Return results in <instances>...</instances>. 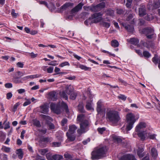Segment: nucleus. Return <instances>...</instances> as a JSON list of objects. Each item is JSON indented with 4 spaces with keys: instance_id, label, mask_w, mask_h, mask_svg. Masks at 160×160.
Returning a JSON list of instances; mask_svg holds the SVG:
<instances>
[{
    "instance_id": "13",
    "label": "nucleus",
    "mask_w": 160,
    "mask_h": 160,
    "mask_svg": "<svg viewBox=\"0 0 160 160\" xmlns=\"http://www.w3.org/2000/svg\"><path fill=\"white\" fill-rule=\"evenodd\" d=\"M122 25L124 27L128 32H132L134 31V28L132 25H127L125 23H122Z\"/></svg>"
},
{
    "instance_id": "47",
    "label": "nucleus",
    "mask_w": 160,
    "mask_h": 160,
    "mask_svg": "<svg viewBox=\"0 0 160 160\" xmlns=\"http://www.w3.org/2000/svg\"><path fill=\"white\" fill-rule=\"evenodd\" d=\"M19 104H19V102H18L16 103V104H15L14 105L13 107V108L12 109V112H14L17 110L18 107L19 106Z\"/></svg>"
},
{
    "instance_id": "50",
    "label": "nucleus",
    "mask_w": 160,
    "mask_h": 160,
    "mask_svg": "<svg viewBox=\"0 0 160 160\" xmlns=\"http://www.w3.org/2000/svg\"><path fill=\"white\" fill-rule=\"evenodd\" d=\"M11 14L12 17L15 18H16L17 17L18 15V13H15V10L14 9H12V10Z\"/></svg>"
},
{
    "instance_id": "28",
    "label": "nucleus",
    "mask_w": 160,
    "mask_h": 160,
    "mask_svg": "<svg viewBox=\"0 0 160 160\" xmlns=\"http://www.w3.org/2000/svg\"><path fill=\"white\" fill-rule=\"evenodd\" d=\"M111 45L112 47L116 48L118 47L119 43L117 40H114L111 41Z\"/></svg>"
},
{
    "instance_id": "1",
    "label": "nucleus",
    "mask_w": 160,
    "mask_h": 160,
    "mask_svg": "<svg viewBox=\"0 0 160 160\" xmlns=\"http://www.w3.org/2000/svg\"><path fill=\"white\" fill-rule=\"evenodd\" d=\"M77 121L80 122V128L77 131L78 133L80 136L88 130L90 124L83 114L78 116Z\"/></svg>"
},
{
    "instance_id": "20",
    "label": "nucleus",
    "mask_w": 160,
    "mask_h": 160,
    "mask_svg": "<svg viewBox=\"0 0 160 160\" xmlns=\"http://www.w3.org/2000/svg\"><path fill=\"white\" fill-rule=\"evenodd\" d=\"M69 133L71 134L74 133L76 130L77 129V127L75 125H72L69 126Z\"/></svg>"
},
{
    "instance_id": "19",
    "label": "nucleus",
    "mask_w": 160,
    "mask_h": 160,
    "mask_svg": "<svg viewBox=\"0 0 160 160\" xmlns=\"http://www.w3.org/2000/svg\"><path fill=\"white\" fill-rule=\"evenodd\" d=\"M48 95L50 98L53 101L55 100L57 98L56 92L54 91H52L49 92Z\"/></svg>"
},
{
    "instance_id": "40",
    "label": "nucleus",
    "mask_w": 160,
    "mask_h": 160,
    "mask_svg": "<svg viewBox=\"0 0 160 160\" xmlns=\"http://www.w3.org/2000/svg\"><path fill=\"white\" fill-rule=\"evenodd\" d=\"M153 19V17L152 14L147 15L145 17V19L148 21L152 20Z\"/></svg>"
},
{
    "instance_id": "24",
    "label": "nucleus",
    "mask_w": 160,
    "mask_h": 160,
    "mask_svg": "<svg viewBox=\"0 0 160 160\" xmlns=\"http://www.w3.org/2000/svg\"><path fill=\"white\" fill-rule=\"evenodd\" d=\"M66 92L68 94H70L72 92H73L74 89L73 87L71 86L66 87Z\"/></svg>"
},
{
    "instance_id": "30",
    "label": "nucleus",
    "mask_w": 160,
    "mask_h": 160,
    "mask_svg": "<svg viewBox=\"0 0 160 160\" xmlns=\"http://www.w3.org/2000/svg\"><path fill=\"white\" fill-rule=\"evenodd\" d=\"M53 160H60L63 158V156L59 155H54L52 156Z\"/></svg>"
},
{
    "instance_id": "54",
    "label": "nucleus",
    "mask_w": 160,
    "mask_h": 160,
    "mask_svg": "<svg viewBox=\"0 0 160 160\" xmlns=\"http://www.w3.org/2000/svg\"><path fill=\"white\" fill-rule=\"evenodd\" d=\"M46 157L48 160H53L52 156L50 153H48L46 154Z\"/></svg>"
},
{
    "instance_id": "64",
    "label": "nucleus",
    "mask_w": 160,
    "mask_h": 160,
    "mask_svg": "<svg viewBox=\"0 0 160 160\" xmlns=\"http://www.w3.org/2000/svg\"><path fill=\"white\" fill-rule=\"evenodd\" d=\"M17 65L19 68H22L24 64L22 62H19L17 63Z\"/></svg>"
},
{
    "instance_id": "17",
    "label": "nucleus",
    "mask_w": 160,
    "mask_h": 160,
    "mask_svg": "<svg viewBox=\"0 0 160 160\" xmlns=\"http://www.w3.org/2000/svg\"><path fill=\"white\" fill-rule=\"evenodd\" d=\"M86 108L88 110H94L92 107V103L91 100L87 101L86 105Z\"/></svg>"
},
{
    "instance_id": "2",
    "label": "nucleus",
    "mask_w": 160,
    "mask_h": 160,
    "mask_svg": "<svg viewBox=\"0 0 160 160\" xmlns=\"http://www.w3.org/2000/svg\"><path fill=\"white\" fill-rule=\"evenodd\" d=\"M139 118L138 114H134L130 112L128 113L126 116V129L130 130L133 127L134 123Z\"/></svg>"
},
{
    "instance_id": "18",
    "label": "nucleus",
    "mask_w": 160,
    "mask_h": 160,
    "mask_svg": "<svg viewBox=\"0 0 160 160\" xmlns=\"http://www.w3.org/2000/svg\"><path fill=\"white\" fill-rule=\"evenodd\" d=\"M41 112L44 114H46L48 112V108L46 104L41 106L40 107Z\"/></svg>"
},
{
    "instance_id": "41",
    "label": "nucleus",
    "mask_w": 160,
    "mask_h": 160,
    "mask_svg": "<svg viewBox=\"0 0 160 160\" xmlns=\"http://www.w3.org/2000/svg\"><path fill=\"white\" fill-rule=\"evenodd\" d=\"M0 158L2 160H8L7 155L4 153L0 154Z\"/></svg>"
},
{
    "instance_id": "49",
    "label": "nucleus",
    "mask_w": 160,
    "mask_h": 160,
    "mask_svg": "<svg viewBox=\"0 0 160 160\" xmlns=\"http://www.w3.org/2000/svg\"><path fill=\"white\" fill-rule=\"evenodd\" d=\"M140 43L141 44H142L144 46L146 47L147 48H149V46H151V44H149V43H148V42H143V41H141Z\"/></svg>"
},
{
    "instance_id": "27",
    "label": "nucleus",
    "mask_w": 160,
    "mask_h": 160,
    "mask_svg": "<svg viewBox=\"0 0 160 160\" xmlns=\"http://www.w3.org/2000/svg\"><path fill=\"white\" fill-rule=\"evenodd\" d=\"M13 82L16 84L21 83L23 82L22 79H20L19 77H14L13 78Z\"/></svg>"
},
{
    "instance_id": "55",
    "label": "nucleus",
    "mask_w": 160,
    "mask_h": 160,
    "mask_svg": "<svg viewBox=\"0 0 160 160\" xmlns=\"http://www.w3.org/2000/svg\"><path fill=\"white\" fill-rule=\"evenodd\" d=\"M66 65L69 66V64L68 62H65L61 63L59 65V66L62 67Z\"/></svg>"
},
{
    "instance_id": "7",
    "label": "nucleus",
    "mask_w": 160,
    "mask_h": 160,
    "mask_svg": "<svg viewBox=\"0 0 160 160\" xmlns=\"http://www.w3.org/2000/svg\"><path fill=\"white\" fill-rule=\"evenodd\" d=\"M143 32L146 34L148 38L151 39L152 38L154 35V31L151 28H144L143 30Z\"/></svg>"
},
{
    "instance_id": "35",
    "label": "nucleus",
    "mask_w": 160,
    "mask_h": 160,
    "mask_svg": "<svg viewBox=\"0 0 160 160\" xmlns=\"http://www.w3.org/2000/svg\"><path fill=\"white\" fill-rule=\"evenodd\" d=\"M90 9L92 11L94 12L99 11L100 10L97 5L96 6H92L91 8Z\"/></svg>"
},
{
    "instance_id": "6",
    "label": "nucleus",
    "mask_w": 160,
    "mask_h": 160,
    "mask_svg": "<svg viewBox=\"0 0 160 160\" xmlns=\"http://www.w3.org/2000/svg\"><path fill=\"white\" fill-rule=\"evenodd\" d=\"M97 111L98 113H105L106 108L100 101L97 103Z\"/></svg>"
},
{
    "instance_id": "39",
    "label": "nucleus",
    "mask_w": 160,
    "mask_h": 160,
    "mask_svg": "<svg viewBox=\"0 0 160 160\" xmlns=\"http://www.w3.org/2000/svg\"><path fill=\"white\" fill-rule=\"evenodd\" d=\"M116 11L117 13L120 15L123 14L125 12L123 9H117Z\"/></svg>"
},
{
    "instance_id": "32",
    "label": "nucleus",
    "mask_w": 160,
    "mask_h": 160,
    "mask_svg": "<svg viewBox=\"0 0 160 160\" xmlns=\"http://www.w3.org/2000/svg\"><path fill=\"white\" fill-rule=\"evenodd\" d=\"M62 107L66 111V112H69V109L67 105L63 102H62L61 103Z\"/></svg>"
},
{
    "instance_id": "15",
    "label": "nucleus",
    "mask_w": 160,
    "mask_h": 160,
    "mask_svg": "<svg viewBox=\"0 0 160 160\" xmlns=\"http://www.w3.org/2000/svg\"><path fill=\"white\" fill-rule=\"evenodd\" d=\"M73 5L74 4L72 3H66L61 7V8L63 10L68 9L69 8H72L73 6Z\"/></svg>"
},
{
    "instance_id": "16",
    "label": "nucleus",
    "mask_w": 160,
    "mask_h": 160,
    "mask_svg": "<svg viewBox=\"0 0 160 160\" xmlns=\"http://www.w3.org/2000/svg\"><path fill=\"white\" fill-rule=\"evenodd\" d=\"M41 74H36L30 76H28L24 77L22 78V79L24 81L27 80L29 79H33L35 78H38L41 77Z\"/></svg>"
},
{
    "instance_id": "38",
    "label": "nucleus",
    "mask_w": 160,
    "mask_h": 160,
    "mask_svg": "<svg viewBox=\"0 0 160 160\" xmlns=\"http://www.w3.org/2000/svg\"><path fill=\"white\" fill-rule=\"evenodd\" d=\"M39 152L40 154L44 155L48 151V150L47 148L41 149L39 150Z\"/></svg>"
},
{
    "instance_id": "61",
    "label": "nucleus",
    "mask_w": 160,
    "mask_h": 160,
    "mask_svg": "<svg viewBox=\"0 0 160 160\" xmlns=\"http://www.w3.org/2000/svg\"><path fill=\"white\" fill-rule=\"evenodd\" d=\"M53 70V67H50L47 68V72L48 73H51L52 72Z\"/></svg>"
},
{
    "instance_id": "59",
    "label": "nucleus",
    "mask_w": 160,
    "mask_h": 160,
    "mask_svg": "<svg viewBox=\"0 0 160 160\" xmlns=\"http://www.w3.org/2000/svg\"><path fill=\"white\" fill-rule=\"evenodd\" d=\"M12 96V93L11 92L8 93L6 95L7 98L9 99L11 98Z\"/></svg>"
},
{
    "instance_id": "25",
    "label": "nucleus",
    "mask_w": 160,
    "mask_h": 160,
    "mask_svg": "<svg viewBox=\"0 0 160 160\" xmlns=\"http://www.w3.org/2000/svg\"><path fill=\"white\" fill-rule=\"evenodd\" d=\"M16 153L18 154V158L21 159L23 157V153L21 149H18L16 151Z\"/></svg>"
},
{
    "instance_id": "8",
    "label": "nucleus",
    "mask_w": 160,
    "mask_h": 160,
    "mask_svg": "<svg viewBox=\"0 0 160 160\" xmlns=\"http://www.w3.org/2000/svg\"><path fill=\"white\" fill-rule=\"evenodd\" d=\"M50 108L51 110L55 113L57 114L60 113V107L59 105H56L54 103H52L50 105Z\"/></svg>"
},
{
    "instance_id": "21",
    "label": "nucleus",
    "mask_w": 160,
    "mask_h": 160,
    "mask_svg": "<svg viewBox=\"0 0 160 160\" xmlns=\"http://www.w3.org/2000/svg\"><path fill=\"white\" fill-rule=\"evenodd\" d=\"M129 42L131 43L136 45L139 42V40L137 38H131L128 40Z\"/></svg>"
},
{
    "instance_id": "3",
    "label": "nucleus",
    "mask_w": 160,
    "mask_h": 160,
    "mask_svg": "<svg viewBox=\"0 0 160 160\" xmlns=\"http://www.w3.org/2000/svg\"><path fill=\"white\" fill-rule=\"evenodd\" d=\"M106 117L110 122L115 125L117 124L121 119L118 112L113 110L108 111L106 113Z\"/></svg>"
},
{
    "instance_id": "36",
    "label": "nucleus",
    "mask_w": 160,
    "mask_h": 160,
    "mask_svg": "<svg viewBox=\"0 0 160 160\" xmlns=\"http://www.w3.org/2000/svg\"><path fill=\"white\" fill-rule=\"evenodd\" d=\"M70 95V98L72 100H74L76 99L77 94L76 92H73L71 93Z\"/></svg>"
},
{
    "instance_id": "14",
    "label": "nucleus",
    "mask_w": 160,
    "mask_h": 160,
    "mask_svg": "<svg viewBox=\"0 0 160 160\" xmlns=\"http://www.w3.org/2000/svg\"><path fill=\"white\" fill-rule=\"evenodd\" d=\"M137 135L140 138V139L142 141H144L146 139V136L147 135L146 131H140V132H137Z\"/></svg>"
},
{
    "instance_id": "37",
    "label": "nucleus",
    "mask_w": 160,
    "mask_h": 160,
    "mask_svg": "<svg viewBox=\"0 0 160 160\" xmlns=\"http://www.w3.org/2000/svg\"><path fill=\"white\" fill-rule=\"evenodd\" d=\"M1 150L4 152H9L10 151V148L3 146L1 148Z\"/></svg>"
},
{
    "instance_id": "12",
    "label": "nucleus",
    "mask_w": 160,
    "mask_h": 160,
    "mask_svg": "<svg viewBox=\"0 0 160 160\" xmlns=\"http://www.w3.org/2000/svg\"><path fill=\"white\" fill-rule=\"evenodd\" d=\"M83 5V4L82 3V2L80 3L71 10V13L72 14L78 12L82 9Z\"/></svg>"
},
{
    "instance_id": "22",
    "label": "nucleus",
    "mask_w": 160,
    "mask_h": 160,
    "mask_svg": "<svg viewBox=\"0 0 160 160\" xmlns=\"http://www.w3.org/2000/svg\"><path fill=\"white\" fill-rule=\"evenodd\" d=\"M105 12L106 15L107 16L112 17H113L114 16V11L111 9H107Z\"/></svg>"
},
{
    "instance_id": "5",
    "label": "nucleus",
    "mask_w": 160,
    "mask_h": 160,
    "mask_svg": "<svg viewBox=\"0 0 160 160\" xmlns=\"http://www.w3.org/2000/svg\"><path fill=\"white\" fill-rule=\"evenodd\" d=\"M103 13L101 12L95 13L92 15V18L94 19V23L100 22L102 19Z\"/></svg>"
},
{
    "instance_id": "26",
    "label": "nucleus",
    "mask_w": 160,
    "mask_h": 160,
    "mask_svg": "<svg viewBox=\"0 0 160 160\" xmlns=\"http://www.w3.org/2000/svg\"><path fill=\"white\" fill-rule=\"evenodd\" d=\"M151 153L152 156L153 158H156L158 156V152L156 149L155 148H152L151 150Z\"/></svg>"
},
{
    "instance_id": "62",
    "label": "nucleus",
    "mask_w": 160,
    "mask_h": 160,
    "mask_svg": "<svg viewBox=\"0 0 160 160\" xmlns=\"http://www.w3.org/2000/svg\"><path fill=\"white\" fill-rule=\"evenodd\" d=\"M67 121L68 120L67 119H63L61 121V124L62 126H64V125L67 123Z\"/></svg>"
},
{
    "instance_id": "45",
    "label": "nucleus",
    "mask_w": 160,
    "mask_h": 160,
    "mask_svg": "<svg viewBox=\"0 0 160 160\" xmlns=\"http://www.w3.org/2000/svg\"><path fill=\"white\" fill-rule=\"evenodd\" d=\"M118 98L122 100L125 101L127 98V97L123 95L120 94L118 96Z\"/></svg>"
},
{
    "instance_id": "11",
    "label": "nucleus",
    "mask_w": 160,
    "mask_h": 160,
    "mask_svg": "<svg viewBox=\"0 0 160 160\" xmlns=\"http://www.w3.org/2000/svg\"><path fill=\"white\" fill-rule=\"evenodd\" d=\"M120 160H137L135 157L130 154H127L122 156Z\"/></svg>"
},
{
    "instance_id": "9",
    "label": "nucleus",
    "mask_w": 160,
    "mask_h": 160,
    "mask_svg": "<svg viewBox=\"0 0 160 160\" xmlns=\"http://www.w3.org/2000/svg\"><path fill=\"white\" fill-rule=\"evenodd\" d=\"M147 14L146 8L145 5L141 4L138 8V14L140 16L142 17Z\"/></svg>"
},
{
    "instance_id": "4",
    "label": "nucleus",
    "mask_w": 160,
    "mask_h": 160,
    "mask_svg": "<svg viewBox=\"0 0 160 160\" xmlns=\"http://www.w3.org/2000/svg\"><path fill=\"white\" fill-rule=\"evenodd\" d=\"M107 149L106 146L99 148L92 153V159H98L106 156Z\"/></svg>"
},
{
    "instance_id": "44",
    "label": "nucleus",
    "mask_w": 160,
    "mask_h": 160,
    "mask_svg": "<svg viewBox=\"0 0 160 160\" xmlns=\"http://www.w3.org/2000/svg\"><path fill=\"white\" fill-rule=\"evenodd\" d=\"M60 95L61 96L65 98V100H68V96L64 91L62 92L61 93Z\"/></svg>"
},
{
    "instance_id": "52",
    "label": "nucleus",
    "mask_w": 160,
    "mask_h": 160,
    "mask_svg": "<svg viewBox=\"0 0 160 160\" xmlns=\"http://www.w3.org/2000/svg\"><path fill=\"white\" fill-rule=\"evenodd\" d=\"M88 21V22L89 23V24L91 25V24L94 23V19L92 18V16L90 18H89L88 19H87Z\"/></svg>"
},
{
    "instance_id": "63",
    "label": "nucleus",
    "mask_w": 160,
    "mask_h": 160,
    "mask_svg": "<svg viewBox=\"0 0 160 160\" xmlns=\"http://www.w3.org/2000/svg\"><path fill=\"white\" fill-rule=\"evenodd\" d=\"M145 23V21L143 19H139V22L138 24L140 25H144Z\"/></svg>"
},
{
    "instance_id": "53",
    "label": "nucleus",
    "mask_w": 160,
    "mask_h": 160,
    "mask_svg": "<svg viewBox=\"0 0 160 160\" xmlns=\"http://www.w3.org/2000/svg\"><path fill=\"white\" fill-rule=\"evenodd\" d=\"M160 3L159 1H158L157 2L153 3V7L154 8H157L159 7Z\"/></svg>"
},
{
    "instance_id": "10",
    "label": "nucleus",
    "mask_w": 160,
    "mask_h": 160,
    "mask_svg": "<svg viewBox=\"0 0 160 160\" xmlns=\"http://www.w3.org/2000/svg\"><path fill=\"white\" fill-rule=\"evenodd\" d=\"M146 124L144 122H140L136 126L135 128V131L136 132H140L141 129L146 127Z\"/></svg>"
},
{
    "instance_id": "51",
    "label": "nucleus",
    "mask_w": 160,
    "mask_h": 160,
    "mask_svg": "<svg viewBox=\"0 0 160 160\" xmlns=\"http://www.w3.org/2000/svg\"><path fill=\"white\" fill-rule=\"evenodd\" d=\"M52 146L54 147H58L61 145V143L59 142H54L52 143Z\"/></svg>"
},
{
    "instance_id": "33",
    "label": "nucleus",
    "mask_w": 160,
    "mask_h": 160,
    "mask_svg": "<svg viewBox=\"0 0 160 160\" xmlns=\"http://www.w3.org/2000/svg\"><path fill=\"white\" fill-rule=\"evenodd\" d=\"M78 67L80 68L81 69L84 70L85 71L89 70L90 71L91 70V68L88 67L85 65H79Z\"/></svg>"
},
{
    "instance_id": "29",
    "label": "nucleus",
    "mask_w": 160,
    "mask_h": 160,
    "mask_svg": "<svg viewBox=\"0 0 160 160\" xmlns=\"http://www.w3.org/2000/svg\"><path fill=\"white\" fill-rule=\"evenodd\" d=\"M113 139L115 142H117V143L121 142L122 141V140L121 138L119 137L116 136H113L112 137Z\"/></svg>"
},
{
    "instance_id": "42",
    "label": "nucleus",
    "mask_w": 160,
    "mask_h": 160,
    "mask_svg": "<svg viewBox=\"0 0 160 160\" xmlns=\"http://www.w3.org/2000/svg\"><path fill=\"white\" fill-rule=\"evenodd\" d=\"M100 10L104 8L105 6V3L104 2H102L97 5Z\"/></svg>"
},
{
    "instance_id": "57",
    "label": "nucleus",
    "mask_w": 160,
    "mask_h": 160,
    "mask_svg": "<svg viewBox=\"0 0 160 160\" xmlns=\"http://www.w3.org/2000/svg\"><path fill=\"white\" fill-rule=\"evenodd\" d=\"M5 87L7 88H12V85L11 83H8L5 84Z\"/></svg>"
},
{
    "instance_id": "48",
    "label": "nucleus",
    "mask_w": 160,
    "mask_h": 160,
    "mask_svg": "<svg viewBox=\"0 0 160 160\" xmlns=\"http://www.w3.org/2000/svg\"><path fill=\"white\" fill-rule=\"evenodd\" d=\"M64 158L66 159H69L72 158V155L68 152H66L64 154Z\"/></svg>"
},
{
    "instance_id": "23",
    "label": "nucleus",
    "mask_w": 160,
    "mask_h": 160,
    "mask_svg": "<svg viewBox=\"0 0 160 160\" xmlns=\"http://www.w3.org/2000/svg\"><path fill=\"white\" fill-rule=\"evenodd\" d=\"M66 136L68 139L70 141H73L75 139V136L74 135H72V134L69 133L68 132H67Z\"/></svg>"
},
{
    "instance_id": "34",
    "label": "nucleus",
    "mask_w": 160,
    "mask_h": 160,
    "mask_svg": "<svg viewBox=\"0 0 160 160\" xmlns=\"http://www.w3.org/2000/svg\"><path fill=\"white\" fill-rule=\"evenodd\" d=\"M144 149L143 148H138V150L137 152V154L140 157H142L143 156V154L142 153V152L143 151Z\"/></svg>"
},
{
    "instance_id": "46",
    "label": "nucleus",
    "mask_w": 160,
    "mask_h": 160,
    "mask_svg": "<svg viewBox=\"0 0 160 160\" xmlns=\"http://www.w3.org/2000/svg\"><path fill=\"white\" fill-rule=\"evenodd\" d=\"M102 24L103 27L107 28L109 27L110 26V23L105 22H102Z\"/></svg>"
},
{
    "instance_id": "60",
    "label": "nucleus",
    "mask_w": 160,
    "mask_h": 160,
    "mask_svg": "<svg viewBox=\"0 0 160 160\" xmlns=\"http://www.w3.org/2000/svg\"><path fill=\"white\" fill-rule=\"evenodd\" d=\"M31 103V102L29 99H28L26 102H25L23 104L24 106H27Z\"/></svg>"
},
{
    "instance_id": "56",
    "label": "nucleus",
    "mask_w": 160,
    "mask_h": 160,
    "mask_svg": "<svg viewBox=\"0 0 160 160\" xmlns=\"http://www.w3.org/2000/svg\"><path fill=\"white\" fill-rule=\"evenodd\" d=\"M29 55L31 56V58H36L38 56V54H34L33 52H32L31 53H29Z\"/></svg>"
},
{
    "instance_id": "43",
    "label": "nucleus",
    "mask_w": 160,
    "mask_h": 160,
    "mask_svg": "<svg viewBox=\"0 0 160 160\" xmlns=\"http://www.w3.org/2000/svg\"><path fill=\"white\" fill-rule=\"evenodd\" d=\"M143 55L145 57L148 58L151 56V54L148 52L144 51L143 52Z\"/></svg>"
},
{
    "instance_id": "58",
    "label": "nucleus",
    "mask_w": 160,
    "mask_h": 160,
    "mask_svg": "<svg viewBox=\"0 0 160 160\" xmlns=\"http://www.w3.org/2000/svg\"><path fill=\"white\" fill-rule=\"evenodd\" d=\"M98 132L100 134H102L103 132L105 130V128H98Z\"/></svg>"
},
{
    "instance_id": "31",
    "label": "nucleus",
    "mask_w": 160,
    "mask_h": 160,
    "mask_svg": "<svg viewBox=\"0 0 160 160\" xmlns=\"http://www.w3.org/2000/svg\"><path fill=\"white\" fill-rule=\"evenodd\" d=\"M78 108L79 111L81 112H84L85 110L84 109L83 105L82 103H80L78 106Z\"/></svg>"
}]
</instances>
